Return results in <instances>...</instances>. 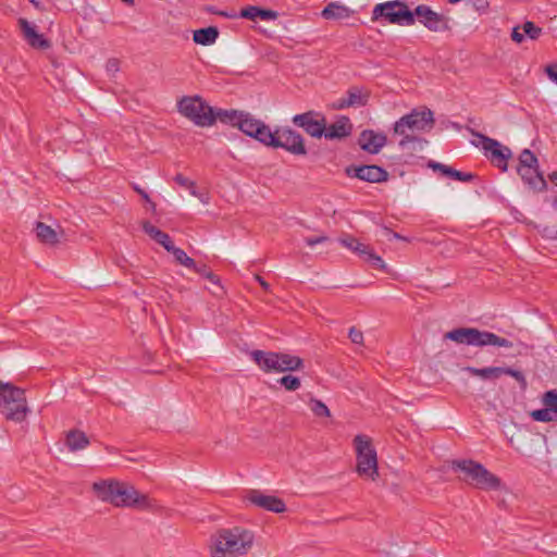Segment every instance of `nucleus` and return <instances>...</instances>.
I'll return each instance as SVG.
<instances>
[{
    "label": "nucleus",
    "mask_w": 557,
    "mask_h": 557,
    "mask_svg": "<svg viewBox=\"0 0 557 557\" xmlns=\"http://www.w3.org/2000/svg\"><path fill=\"white\" fill-rule=\"evenodd\" d=\"M170 252L174 256L175 261L177 263H180L181 265L188 268V269H190L191 267H195V260L193 258L188 257L187 253L183 249L173 246V249H171Z\"/></svg>",
    "instance_id": "obj_31"
},
{
    "label": "nucleus",
    "mask_w": 557,
    "mask_h": 557,
    "mask_svg": "<svg viewBox=\"0 0 557 557\" xmlns=\"http://www.w3.org/2000/svg\"><path fill=\"white\" fill-rule=\"evenodd\" d=\"M450 178H454L456 181L460 182H470L474 178V175L471 173H465L458 170H455L451 168L449 176Z\"/></svg>",
    "instance_id": "obj_41"
},
{
    "label": "nucleus",
    "mask_w": 557,
    "mask_h": 557,
    "mask_svg": "<svg viewBox=\"0 0 557 557\" xmlns=\"http://www.w3.org/2000/svg\"><path fill=\"white\" fill-rule=\"evenodd\" d=\"M219 120L237 126L244 134L252 138L256 135L255 129L262 123V121L255 119L249 113L235 110H219Z\"/></svg>",
    "instance_id": "obj_14"
},
{
    "label": "nucleus",
    "mask_w": 557,
    "mask_h": 557,
    "mask_svg": "<svg viewBox=\"0 0 557 557\" xmlns=\"http://www.w3.org/2000/svg\"><path fill=\"white\" fill-rule=\"evenodd\" d=\"M255 139L268 147L274 148L276 140V129L272 132L271 128L264 122H262L260 126L255 129Z\"/></svg>",
    "instance_id": "obj_28"
},
{
    "label": "nucleus",
    "mask_w": 557,
    "mask_h": 557,
    "mask_svg": "<svg viewBox=\"0 0 557 557\" xmlns=\"http://www.w3.org/2000/svg\"><path fill=\"white\" fill-rule=\"evenodd\" d=\"M476 11H485L488 7L487 0H469Z\"/></svg>",
    "instance_id": "obj_54"
},
{
    "label": "nucleus",
    "mask_w": 557,
    "mask_h": 557,
    "mask_svg": "<svg viewBox=\"0 0 557 557\" xmlns=\"http://www.w3.org/2000/svg\"><path fill=\"white\" fill-rule=\"evenodd\" d=\"M190 269L203 277L211 271L206 264H197L196 262L195 267H191Z\"/></svg>",
    "instance_id": "obj_55"
},
{
    "label": "nucleus",
    "mask_w": 557,
    "mask_h": 557,
    "mask_svg": "<svg viewBox=\"0 0 557 557\" xmlns=\"http://www.w3.org/2000/svg\"><path fill=\"white\" fill-rule=\"evenodd\" d=\"M0 412L7 420L24 421L29 412L25 391L10 383L0 382Z\"/></svg>",
    "instance_id": "obj_7"
},
{
    "label": "nucleus",
    "mask_w": 557,
    "mask_h": 557,
    "mask_svg": "<svg viewBox=\"0 0 557 557\" xmlns=\"http://www.w3.org/2000/svg\"><path fill=\"white\" fill-rule=\"evenodd\" d=\"M350 14L351 10L338 2H330L321 12V16L325 20H344Z\"/></svg>",
    "instance_id": "obj_24"
},
{
    "label": "nucleus",
    "mask_w": 557,
    "mask_h": 557,
    "mask_svg": "<svg viewBox=\"0 0 557 557\" xmlns=\"http://www.w3.org/2000/svg\"><path fill=\"white\" fill-rule=\"evenodd\" d=\"M237 17L255 21L259 17V7L248 5L237 13Z\"/></svg>",
    "instance_id": "obj_40"
},
{
    "label": "nucleus",
    "mask_w": 557,
    "mask_h": 557,
    "mask_svg": "<svg viewBox=\"0 0 557 557\" xmlns=\"http://www.w3.org/2000/svg\"><path fill=\"white\" fill-rule=\"evenodd\" d=\"M32 2H34V0H30Z\"/></svg>",
    "instance_id": "obj_61"
},
{
    "label": "nucleus",
    "mask_w": 557,
    "mask_h": 557,
    "mask_svg": "<svg viewBox=\"0 0 557 557\" xmlns=\"http://www.w3.org/2000/svg\"><path fill=\"white\" fill-rule=\"evenodd\" d=\"M543 404L545 407H548L555 416H557V392L555 389L548 391L543 395Z\"/></svg>",
    "instance_id": "obj_39"
},
{
    "label": "nucleus",
    "mask_w": 557,
    "mask_h": 557,
    "mask_svg": "<svg viewBox=\"0 0 557 557\" xmlns=\"http://www.w3.org/2000/svg\"><path fill=\"white\" fill-rule=\"evenodd\" d=\"M206 11L210 12V13H213V14H218V15L227 17V18H236L237 17V13L235 11H232V12L218 11L214 7H207Z\"/></svg>",
    "instance_id": "obj_49"
},
{
    "label": "nucleus",
    "mask_w": 557,
    "mask_h": 557,
    "mask_svg": "<svg viewBox=\"0 0 557 557\" xmlns=\"http://www.w3.org/2000/svg\"><path fill=\"white\" fill-rule=\"evenodd\" d=\"M356 451V471L366 479L375 481L379 476L377 455L372 444L371 437L364 434H358L354 438Z\"/></svg>",
    "instance_id": "obj_8"
},
{
    "label": "nucleus",
    "mask_w": 557,
    "mask_h": 557,
    "mask_svg": "<svg viewBox=\"0 0 557 557\" xmlns=\"http://www.w3.org/2000/svg\"><path fill=\"white\" fill-rule=\"evenodd\" d=\"M445 339L453 341L457 344L468 346H497L504 348H511L512 343L507 338L500 337L495 333L488 331H481L475 327H458L454 329L444 335Z\"/></svg>",
    "instance_id": "obj_6"
},
{
    "label": "nucleus",
    "mask_w": 557,
    "mask_h": 557,
    "mask_svg": "<svg viewBox=\"0 0 557 557\" xmlns=\"http://www.w3.org/2000/svg\"><path fill=\"white\" fill-rule=\"evenodd\" d=\"M511 39L517 44H521L524 40V35L522 33V26H516L512 28Z\"/></svg>",
    "instance_id": "obj_50"
},
{
    "label": "nucleus",
    "mask_w": 557,
    "mask_h": 557,
    "mask_svg": "<svg viewBox=\"0 0 557 557\" xmlns=\"http://www.w3.org/2000/svg\"><path fill=\"white\" fill-rule=\"evenodd\" d=\"M363 260L367 261L368 263H370L374 269H379V270H383V271L386 270V264H385L384 260L380 256L374 253V251L371 247L368 250L367 255L364 256Z\"/></svg>",
    "instance_id": "obj_36"
},
{
    "label": "nucleus",
    "mask_w": 557,
    "mask_h": 557,
    "mask_svg": "<svg viewBox=\"0 0 557 557\" xmlns=\"http://www.w3.org/2000/svg\"><path fill=\"white\" fill-rule=\"evenodd\" d=\"M189 193L191 196L197 197L203 205H208L210 201V197L208 193H199L196 187V182H194V187H189Z\"/></svg>",
    "instance_id": "obj_45"
},
{
    "label": "nucleus",
    "mask_w": 557,
    "mask_h": 557,
    "mask_svg": "<svg viewBox=\"0 0 557 557\" xmlns=\"http://www.w3.org/2000/svg\"><path fill=\"white\" fill-rule=\"evenodd\" d=\"M292 122L313 138H321L325 134L326 116L322 112L309 110L294 115Z\"/></svg>",
    "instance_id": "obj_12"
},
{
    "label": "nucleus",
    "mask_w": 557,
    "mask_h": 557,
    "mask_svg": "<svg viewBox=\"0 0 557 557\" xmlns=\"http://www.w3.org/2000/svg\"><path fill=\"white\" fill-rule=\"evenodd\" d=\"M465 370L471 375L479 376L483 380H496L502 376L503 367H487L482 369L467 367Z\"/></svg>",
    "instance_id": "obj_29"
},
{
    "label": "nucleus",
    "mask_w": 557,
    "mask_h": 557,
    "mask_svg": "<svg viewBox=\"0 0 557 557\" xmlns=\"http://www.w3.org/2000/svg\"><path fill=\"white\" fill-rule=\"evenodd\" d=\"M124 3L128 4V5H133L134 4V0H122Z\"/></svg>",
    "instance_id": "obj_60"
},
{
    "label": "nucleus",
    "mask_w": 557,
    "mask_h": 557,
    "mask_svg": "<svg viewBox=\"0 0 557 557\" xmlns=\"http://www.w3.org/2000/svg\"><path fill=\"white\" fill-rule=\"evenodd\" d=\"M178 112L193 121L197 126H212L219 119V111L214 112L200 96L183 97L177 103Z\"/></svg>",
    "instance_id": "obj_9"
},
{
    "label": "nucleus",
    "mask_w": 557,
    "mask_h": 557,
    "mask_svg": "<svg viewBox=\"0 0 557 557\" xmlns=\"http://www.w3.org/2000/svg\"><path fill=\"white\" fill-rule=\"evenodd\" d=\"M96 497L115 507H129L141 510L152 508L151 499L133 485L116 480H102L92 484Z\"/></svg>",
    "instance_id": "obj_2"
},
{
    "label": "nucleus",
    "mask_w": 557,
    "mask_h": 557,
    "mask_svg": "<svg viewBox=\"0 0 557 557\" xmlns=\"http://www.w3.org/2000/svg\"><path fill=\"white\" fill-rule=\"evenodd\" d=\"M369 92L359 87H350L345 97L338 99L337 103L334 106L337 110H343L347 108H359L363 107L368 103Z\"/></svg>",
    "instance_id": "obj_20"
},
{
    "label": "nucleus",
    "mask_w": 557,
    "mask_h": 557,
    "mask_svg": "<svg viewBox=\"0 0 557 557\" xmlns=\"http://www.w3.org/2000/svg\"><path fill=\"white\" fill-rule=\"evenodd\" d=\"M250 358L267 373L294 372L302 370L305 367L304 360L300 357L287 352L252 350Z\"/></svg>",
    "instance_id": "obj_5"
},
{
    "label": "nucleus",
    "mask_w": 557,
    "mask_h": 557,
    "mask_svg": "<svg viewBox=\"0 0 557 557\" xmlns=\"http://www.w3.org/2000/svg\"><path fill=\"white\" fill-rule=\"evenodd\" d=\"M65 444L71 451H76L86 448L89 440L83 431L71 430L66 434Z\"/></svg>",
    "instance_id": "obj_25"
},
{
    "label": "nucleus",
    "mask_w": 557,
    "mask_h": 557,
    "mask_svg": "<svg viewBox=\"0 0 557 557\" xmlns=\"http://www.w3.org/2000/svg\"><path fill=\"white\" fill-rule=\"evenodd\" d=\"M548 178L550 180V182H553L555 185H557V171L550 173L548 175Z\"/></svg>",
    "instance_id": "obj_58"
},
{
    "label": "nucleus",
    "mask_w": 557,
    "mask_h": 557,
    "mask_svg": "<svg viewBox=\"0 0 557 557\" xmlns=\"http://www.w3.org/2000/svg\"><path fill=\"white\" fill-rule=\"evenodd\" d=\"M349 177L369 183H382L388 180V172L379 165H349L345 169Z\"/></svg>",
    "instance_id": "obj_17"
},
{
    "label": "nucleus",
    "mask_w": 557,
    "mask_h": 557,
    "mask_svg": "<svg viewBox=\"0 0 557 557\" xmlns=\"http://www.w3.org/2000/svg\"><path fill=\"white\" fill-rule=\"evenodd\" d=\"M107 71L110 73H116L120 69V62L117 59H109L107 62Z\"/></svg>",
    "instance_id": "obj_52"
},
{
    "label": "nucleus",
    "mask_w": 557,
    "mask_h": 557,
    "mask_svg": "<svg viewBox=\"0 0 557 557\" xmlns=\"http://www.w3.org/2000/svg\"><path fill=\"white\" fill-rule=\"evenodd\" d=\"M274 148H283L295 156H306L307 149L302 135L290 127L276 129Z\"/></svg>",
    "instance_id": "obj_13"
},
{
    "label": "nucleus",
    "mask_w": 557,
    "mask_h": 557,
    "mask_svg": "<svg viewBox=\"0 0 557 557\" xmlns=\"http://www.w3.org/2000/svg\"><path fill=\"white\" fill-rule=\"evenodd\" d=\"M380 17H384L388 23L406 26L413 25L416 22L413 12L408 9L406 3L398 0L376 4L372 12V18Z\"/></svg>",
    "instance_id": "obj_10"
},
{
    "label": "nucleus",
    "mask_w": 557,
    "mask_h": 557,
    "mask_svg": "<svg viewBox=\"0 0 557 557\" xmlns=\"http://www.w3.org/2000/svg\"><path fill=\"white\" fill-rule=\"evenodd\" d=\"M503 374L512 376L519 383L522 389L527 388L528 382L524 374L521 371L511 369L509 367H503L502 375Z\"/></svg>",
    "instance_id": "obj_37"
},
{
    "label": "nucleus",
    "mask_w": 557,
    "mask_h": 557,
    "mask_svg": "<svg viewBox=\"0 0 557 557\" xmlns=\"http://www.w3.org/2000/svg\"><path fill=\"white\" fill-rule=\"evenodd\" d=\"M245 499L251 505L271 512L282 513L286 511V505L282 498L263 494L259 490H249Z\"/></svg>",
    "instance_id": "obj_16"
},
{
    "label": "nucleus",
    "mask_w": 557,
    "mask_h": 557,
    "mask_svg": "<svg viewBox=\"0 0 557 557\" xmlns=\"http://www.w3.org/2000/svg\"><path fill=\"white\" fill-rule=\"evenodd\" d=\"M392 236L394 238H397V239H405L401 235H399L398 233H392Z\"/></svg>",
    "instance_id": "obj_59"
},
{
    "label": "nucleus",
    "mask_w": 557,
    "mask_h": 557,
    "mask_svg": "<svg viewBox=\"0 0 557 557\" xmlns=\"http://www.w3.org/2000/svg\"><path fill=\"white\" fill-rule=\"evenodd\" d=\"M451 469L462 475L465 483L483 491H499L505 487L502 480L488 471L482 463L471 459L453 460Z\"/></svg>",
    "instance_id": "obj_4"
},
{
    "label": "nucleus",
    "mask_w": 557,
    "mask_h": 557,
    "mask_svg": "<svg viewBox=\"0 0 557 557\" xmlns=\"http://www.w3.org/2000/svg\"><path fill=\"white\" fill-rule=\"evenodd\" d=\"M37 238L46 245H57L59 243V236L57 232L49 225L37 222L35 227Z\"/></svg>",
    "instance_id": "obj_26"
},
{
    "label": "nucleus",
    "mask_w": 557,
    "mask_h": 557,
    "mask_svg": "<svg viewBox=\"0 0 557 557\" xmlns=\"http://www.w3.org/2000/svg\"><path fill=\"white\" fill-rule=\"evenodd\" d=\"M277 383H280L288 392H295L301 386L300 379L292 374L282 376L277 380Z\"/></svg>",
    "instance_id": "obj_33"
},
{
    "label": "nucleus",
    "mask_w": 557,
    "mask_h": 557,
    "mask_svg": "<svg viewBox=\"0 0 557 557\" xmlns=\"http://www.w3.org/2000/svg\"><path fill=\"white\" fill-rule=\"evenodd\" d=\"M277 16L276 11L259 8V18L263 21L276 20Z\"/></svg>",
    "instance_id": "obj_48"
},
{
    "label": "nucleus",
    "mask_w": 557,
    "mask_h": 557,
    "mask_svg": "<svg viewBox=\"0 0 557 557\" xmlns=\"http://www.w3.org/2000/svg\"><path fill=\"white\" fill-rule=\"evenodd\" d=\"M545 72L553 82L557 83V63L547 65Z\"/></svg>",
    "instance_id": "obj_53"
},
{
    "label": "nucleus",
    "mask_w": 557,
    "mask_h": 557,
    "mask_svg": "<svg viewBox=\"0 0 557 557\" xmlns=\"http://www.w3.org/2000/svg\"><path fill=\"white\" fill-rule=\"evenodd\" d=\"M218 36V28L214 26H209L207 28H200L195 30L193 39L198 45L209 46L215 42Z\"/></svg>",
    "instance_id": "obj_27"
},
{
    "label": "nucleus",
    "mask_w": 557,
    "mask_h": 557,
    "mask_svg": "<svg viewBox=\"0 0 557 557\" xmlns=\"http://www.w3.org/2000/svg\"><path fill=\"white\" fill-rule=\"evenodd\" d=\"M135 190L146 200V201H150V198L148 196L147 193H145L143 189H140L139 187H135Z\"/></svg>",
    "instance_id": "obj_57"
},
{
    "label": "nucleus",
    "mask_w": 557,
    "mask_h": 557,
    "mask_svg": "<svg viewBox=\"0 0 557 557\" xmlns=\"http://www.w3.org/2000/svg\"><path fill=\"white\" fill-rule=\"evenodd\" d=\"M522 33L524 37L527 36L532 40H536L542 34V28L536 26L533 22L527 21L522 25Z\"/></svg>",
    "instance_id": "obj_35"
},
{
    "label": "nucleus",
    "mask_w": 557,
    "mask_h": 557,
    "mask_svg": "<svg viewBox=\"0 0 557 557\" xmlns=\"http://www.w3.org/2000/svg\"><path fill=\"white\" fill-rule=\"evenodd\" d=\"M469 132L472 136L480 139L487 159H490L491 162L499 170L506 172L508 169L507 161L512 156L511 150L508 147L503 146L498 140L478 133L474 129H469Z\"/></svg>",
    "instance_id": "obj_11"
},
{
    "label": "nucleus",
    "mask_w": 557,
    "mask_h": 557,
    "mask_svg": "<svg viewBox=\"0 0 557 557\" xmlns=\"http://www.w3.org/2000/svg\"><path fill=\"white\" fill-rule=\"evenodd\" d=\"M386 141L387 138L383 133H376L372 129L362 131L358 138L360 148L372 154L379 153Z\"/></svg>",
    "instance_id": "obj_19"
},
{
    "label": "nucleus",
    "mask_w": 557,
    "mask_h": 557,
    "mask_svg": "<svg viewBox=\"0 0 557 557\" xmlns=\"http://www.w3.org/2000/svg\"><path fill=\"white\" fill-rule=\"evenodd\" d=\"M255 534L252 531L235 527L221 529L212 536L211 557H243L252 548Z\"/></svg>",
    "instance_id": "obj_3"
},
{
    "label": "nucleus",
    "mask_w": 557,
    "mask_h": 557,
    "mask_svg": "<svg viewBox=\"0 0 557 557\" xmlns=\"http://www.w3.org/2000/svg\"><path fill=\"white\" fill-rule=\"evenodd\" d=\"M531 417L535 421L540 422H550L555 419V414L550 411L548 407L532 411Z\"/></svg>",
    "instance_id": "obj_38"
},
{
    "label": "nucleus",
    "mask_w": 557,
    "mask_h": 557,
    "mask_svg": "<svg viewBox=\"0 0 557 557\" xmlns=\"http://www.w3.org/2000/svg\"><path fill=\"white\" fill-rule=\"evenodd\" d=\"M143 230L150 238L160 244L166 251H171V249H173L174 244L171 237L166 233L152 225L149 221L143 222Z\"/></svg>",
    "instance_id": "obj_23"
},
{
    "label": "nucleus",
    "mask_w": 557,
    "mask_h": 557,
    "mask_svg": "<svg viewBox=\"0 0 557 557\" xmlns=\"http://www.w3.org/2000/svg\"><path fill=\"white\" fill-rule=\"evenodd\" d=\"M256 280L263 287V289L269 290L270 285L260 275H256Z\"/></svg>",
    "instance_id": "obj_56"
},
{
    "label": "nucleus",
    "mask_w": 557,
    "mask_h": 557,
    "mask_svg": "<svg viewBox=\"0 0 557 557\" xmlns=\"http://www.w3.org/2000/svg\"><path fill=\"white\" fill-rule=\"evenodd\" d=\"M339 243L350 249L351 251L358 253L361 258H364V256L367 255L368 250L370 249V246L363 244V243H360L357 238L352 237V236H345V237H342L339 238Z\"/></svg>",
    "instance_id": "obj_30"
},
{
    "label": "nucleus",
    "mask_w": 557,
    "mask_h": 557,
    "mask_svg": "<svg viewBox=\"0 0 557 557\" xmlns=\"http://www.w3.org/2000/svg\"><path fill=\"white\" fill-rule=\"evenodd\" d=\"M429 168L433 169L434 171L440 172L442 175L447 176V177L449 176L450 170H451V166L443 164V163L434 162V161H431L429 163Z\"/></svg>",
    "instance_id": "obj_42"
},
{
    "label": "nucleus",
    "mask_w": 557,
    "mask_h": 557,
    "mask_svg": "<svg viewBox=\"0 0 557 557\" xmlns=\"http://www.w3.org/2000/svg\"><path fill=\"white\" fill-rule=\"evenodd\" d=\"M189 193L191 196L197 197L203 205H208L210 201V197L208 193H199L196 187V182H194V187H189Z\"/></svg>",
    "instance_id": "obj_46"
},
{
    "label": "nucleus",
    "mask_w": 557,
    "mask_h": 557,
    "mask_svg": "<svg viewBox=\"0 0 557 557\" xmlns=\"http://www.w3.org/2000/svg\"><path fill=\"white\" fill-rule=\"evenodd\" d=\"M327 240H329V237L327 236H323V235L317 236V237H307V238H305L306 244L308 246H310V247H313V246H315L318 244L325 243Z\"/></svg>",
    "instance_id": "obj_51"
},
{
    "label": "nucleus",
    "mask_w": 557,
    "mask_h": 557,
    "mask_svg": "<svg viewBox=\"0 0 557 557\" xmlns=\"http://www.w3.org/2000/svg\"><path fill=\"white\" fill-rule=\"evenodd\" d=\"M414 16H417L419 22L432 32H445L449 29V18L443 14L434 12L428 5H418L413 12V17Z\"/></svg>",
    "instance_id": "obj_15"
},
{
    "label": "nucleus",
    "mask_w": 557,
    "mask_h": 557,
    "mask_svg": "<svg viewBox=\"0 0 557 557\" xmlns=\"http://www.w3.org/2000/svg\"><path fill=\"white\" fill-rule=\"evenodd\" d=\"M212 285H214L215 289H212L211 292L213 294H218L219 292H222L223 290V287L220 283V278L218 275H215L212 271H210L206 276H205Z\"/></svg>",
    "instance_id": "obj_43"
},
{
    "label": "nucleus",
    "mask_w": 557,
    "mask_h": 557,
    "mask_svg": "<svg viewBox=\"0 0 557 557\" xmlns=\"http://www.w3.org/2000/svg\"><path fill=\"white\" fill-rule=\"evenodd\" d=\"M309 406H310V409L313 412V414L317 417H330L331 416V411L327 408V406L319 399L311 398L309 401Z\"/></svg>",
    "instance_id": "obj_34"
},
{
    "label": "nucleus",
    "mask_w": 557,
    "mask_h": 557,
    "mask_svg": "<svg viewBox=\"0 0 557 557\" xmlns=\"http://www.w3.org/2000/svg\"><path fill=\"white\" fill-rule=\"evenodd\" d=\"M174 182L183 188L189 189V187H194V181L187 178L183 174L178 173L174 176Z\"/></svg>",
    "instance_id": "obj_47"
},
{
    "label": "nucleus",
    "mask_w": 557,
    "mask_h": 557,
    "mask_svg": "<svg viewBox=\"0 0 557 557\" xmlns=\"http://www.w3.org/2000/svg\"><path fill=\"white\" fill-rule=\"evenodd\" d=\"M519 166H527L529 169H539V161L535 154L530 149H524L519 156Z\"/></svg>",
    "instance_id": "obj_32"
},
{
    "label": "nucleus",
    "mask_w": 557,
    "mask_h": 557,
    "mask_svg": "<svg viewBox=\"0 0 557 557\" xmlns=\"http://www.w3.org/2000/svg\"><path fill=\"white\" fill-rule=\"evenodd\" d=\"M518 174L522 181L529 185L530 188L536 191H544L547 189V183L543 174L535 168L518 166Z\"/></svg>",
    "instance_id": "obj_22"
},
{
    "label": "nucleus",
    "mask_w": 557,
    "mask_h": 557,
    "mask_svg": "<svg viewBox=\"0 0 557 557\" xmlns=\"http://www.w3.org/2000/svg\"><path fill=\"white\" fill-rule=\"evenodd\" d=\"M348 337L354 344H362L363 343V333L356 329L355 326H351L348 332Z\"/></svg>",
    "instance_id": "obj_44"
},
{
    "label": "nucleus",
    "mask_w": 557,
    "mask_h": 557,
    "mask_svg": "<svg viewBox=\"0 0 557 557\" xmlns=\"http://www.w3.org/2000/svg\"><path fill=\"white\" fill-rule=\"evenodd\" d=\"M17 26L23 39L33 49L47 50L51 47L50 40L47 39L42 34H39L37 26L29 22L27 18L20 17L17 20Z\"/></svg>",
    "instance_id": "obj_18"
},
{
    "label": "nucleus",
    "mask_w": 557,
    "mask_h": 557,
    "mask_svg": "<svg viewBox=\"0 0 557 557\" xmlns=\"http://www.w3.org/2000/svg\"><path fill=\"white\" fill-rule=\"evenodd\" d=\"M434 124L435 120L432 110L426 107H420L396 121L393 133L400 136L398 146L403 150H410L411 152L421 151L428 144V140L422 138L420 134L430 132Z\"/></svg>",
    "instance_id": "obj_1"
},
{
    "label": "nucleus",
    "mask_w": 557,
    "mask_h": 557,
    "mask_svg": "<svg viewBox=\"0 0 557 557\" xmlns=\"http://www.w3.org/2000/svg\"><path fill=\"white\" fill-rule=\"evenodd\" d=\"M352 123L348 116H339L334 123L325 125V134L323 137L329 140H342L350 136L352 132Z\"/></svg>",
    "instance_id": "obj_21"
}]
</instances>
